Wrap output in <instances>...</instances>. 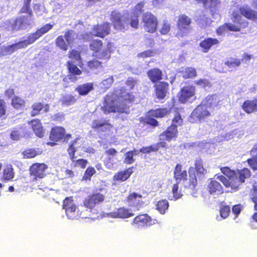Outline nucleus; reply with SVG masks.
Listing matches in <instances>:
<instances>
[{"label":"nucleus","mask_w":257,"mask_h":257,"mask_svg":"<svg viewBox=\"0 0 257 257\" xmlns=\"http://www.w3.org/2000/svg\"><path fill=\"white\" fill-rule=\"evenodd\" d=\"M144 7V3H138L134 8V16L127 18L116 11H113L111 14V20L114 27L117 30H123L127 29L130 25L132 28H137L139 25L138 16L142 12Z\"/></svg>","instance_id":"1"},{"label":"nucleus","mask_w":257,"mask_h":257,"mask_svg":"<svg viewBox=\"0 0 257 257\" xmlns=\"http://www.w3.org/2000/svg\"><path fill=\"white\" fill-rule=\"evenodd\" d=\"M215 96L209 95L202 101L193 110L191 114L190 121L191 122H196L211 115L208 108L217 105Z\"/></svg>","instance_id":"2"},{"label":"nucleus","mask_w":257,"mask_h":257,"mask_svg":"<svg viewBox=\"0 0 257 257\" xmlns=\"http://www.w3.org/2000/svg\"><path fill=\"white\" fill-rule=\"evenodd\" d=\"M250 176V172L248 169L244 168L235 172V179L227 180L226 178L223 176H219L218 178L227 188H230L233 191H236L240 184L244 182V179Z\"/></svg>","instance_id":"3"},{"label":"nucleus","mask_w":257,"mask_h":257,"mask_svg":"<svg viewBox=\"0 0 257 257\" xmlns=\"http://www.w3.org/2000/svg\"><path fill=\"white\" fill-rule=\"evenodd\" d=\"M117 96L115 94L107 95L105 98L103 106L102 109L104 113L120 112L127 113L128 107L123 104L120 105L117 101Z\"/></svg>","instance_id":"4"},{"label":"nucleus","mask_w":257,"mask_h":257,"mask_svg":"<svg viewBox=\"0 0 257 257\" xmlns=\"http://www.w3.org/2000/svg\"><path fill=\"white\" fill-rule=\"evenodd\" d=\"M63 208L65 210L66 214L69 219H74L78 217L87 218V216L83 212H80V210H77L76 206L73 202L71 197H66L63 201Z\"/></svg>","instance_id":"5"},{"label":"nucleus","mask_w":257,"mask_h":257,"mask_svg":"<svg viewBox=\"0 0 257 257\" xmlns=\"http://www.w3.org/2000/svg\"><path fill=\"white\" fill-rule=\"evenodd\" d=\"M230 13L233 19L234 24L226 23L228 31L239 32L241 28H245L247 27L248 22L239 15L237 9H233Z\"/></svg>","instance_id":"6"},{"label":"nucleus","mask_w":257,"mask_h":257,"mask_svg":"<svg viewBox=\"0 0 257 257\" xmlns=\"http://www.w3.org/2000/svg\"><path fill=\"white\" fill-rule=\"evenodd\" d=\"M144 29L150 33L154 32L157 26V18L150 13H145L143 16Z\"/></svg>","instance_id":"7"},{"label":"nucleus","mask_w":257,"mask_h":257,"mask_svg":"<svg viewBox=\"0 0 257 257\" xmlns=\"http://www.w3.org/2000/svg\"><path fill=\"white\" fill-rule=\"evenodd\" d=\"M71 137V135L66 134L65 129L60 126H56L51 131L50 139L52 141H58L63 140L67 141Z\"/></svg>","instance_id":"8"},{"label":"nucleus","mask_w":257,"mask_h":257,"mask_svg":"<svg viewBox=\"0 0 257 257\" xmlns=\"http://www.w3.org/2000/svg\"><path fill=\"white\" fill-rule=\"evenodd\" d=\"M48 168L47 166L44 163H35L30 168V173L31 176H34V179L43 178L45 176V171Z\"/></svg>","instance_id":"9"},{"label":"nucleus","mask_w":257,"mask_h":257,"mask_svg":"<svg viewBox=\"0 0 257 257\" xmlns=\"http://www.w3.org/2000/svg\"><path fill=\"white\" fill-rule=\"evenodd\" d=\"M104 196L100 193L88 196L84 200L83 205L86 208L91 209L96 204L102 202L104 200Z\"/></svg>","instance_id":"10"},{"label":"nucleus","mask_w":257,"mask_h":257,"mask_svg":"<svg viewBox=\"0 0 257 257\" xmlns=\"http://www.w3.org/2000/svg\"><path fill=\"white\" fill-rule=\"evenodd\" d=\"M110 31V24L108 23H104L94 26L92 29V33L94 36L103 38L109 34Z\"/></svg>","instance_id":"11"},{"label":"nucleus","mask_w":257,"mask_h":257,"mask_svg":"<svg viewBox=\"0 0 257 257\" xmlns=\"http://www.w3.org/2000/svg\"><path fill=\"white\" fill-rule=\"evenodd\" d=\"M195 91L196 88L194 86L189 85L183 87L180 92L179 100L182 102L187 101L195 95Z\"/></svg>","instance_id":"12"},{"label":"nucleus","mask_w":257,"mask_h":257,"mask_svg":"<svg viewBox=\"0 0 257 257\" xmlns=\"http://www.w3.org/2000/svg\"><path fill=\"white\" fill-rule=\"evenodd\" d=\"M112 47V44L108 43L106 46H103L98 51L95 52V53L93 54V56L98 59H108L110 57Z\"/></svg>","instance_id":"13"},{"label":"nucleus","mask_w":257,"mask_h":257,"mask_svg":"<svg viewBox=\"0 0 257 257\" xmlns=\"http://www.w3.org/2000/svg\"><path fill=\"white\" fill-rule=\"evenodd\" d=\"M134 215V214L131 212L129 209L124 207H121L113 212L106 214V216L114 218H120L123 219L133 216Z\"/></svg>","instance_id":"14"},{"label":"nucleus","mask_w":257,"mask_h":257,"mask_svg":"<svg viewBox=\"0 0 257 257\" xmlns=\"http://www.w3.org/2000/svg\"><path fill=\"white\" fill-rule=\"evenodd\" d=\"M191 19L186 15L179 16L178 21V27L180 31L187 34L190 29Z\"/></svg>","instance_id":"15"},{"label":"nucleus","mask_w":257,"mask_h":257,"mask_svg":"<svg viewBox=\"0 0 257 257\" xmlns=\"http://www.w3.org/2000/svg\"><path fill=\"white\" fill-rule=\"evenodd\" d=\"M169 84L167 82H160L155 85L156 94L157 98L162 99L166 96Z\"/></svg>","instance_id":"16"},{"label":"nucleus","mask_w":257,"mask_h":257,"mask_svg":"<svg viewBox=\"0 0 257 257\" xmlns=\"http://www.w3.org/2000/svg\"><path fill=\"white\" fill-rule=\"evenodd\" d=\"M177 130L174 126H169L167 130L164 132L160 136V140L161 141H170L174 138L177 137Z\"/></svg>","instance_id":"17"},{"label":"nucleus","mask_w":257,"mask_h":257,"mask_svg":"<svg viewBox=\"0 0 257 257\" xmlns=\"http://www.w3.org/2000/svg\"><path fill=\"white\" fill-rule=\"evenodd\" d=\"M240 14L246 18L253 21L257 20V12L247 6H243L239 9Z\"/></svg>","instance_id":"18"},{"label":"nucleus","mask_w":257,"mask_h":257,"mask_svg":"<svg viewBox=\"0 0 257 257\" xmlns=\"http://www.w3.org/2000/svg\"><path fill=\"white\" fill-rule=\"evenodd\" d=\"M218 44L219 41L217 39L209 38L202 41L200 43L199 46L202 48V52L207 53L212 46Z\"/></svg>","instance_id":"19"},{"label":"nucleus","mask_w":257,"mask_h":257,"mask_svg":"<svg viewBox=\"0 0 257 257\" xmlns=\"http://www.w3.org/2000/svg\"><path fill=\"white\" fill-rule=\"evenodd\" d=\"M208 191L212 195H217L222 193L221 185L216 181L211 180L208 184Z\"/></svg>","instance_id":"20"},{"label":"nucleus","mask_w":257,"mask_h":257,"mask_svg":"<svg viewBox=\"0 0 257 257\" xmlns=\"http://www.w3.org/2000/svg\"><path fill=\"white\" fill-rule=\"evenodd\" d=\"M23 49L20 42L9 46H3L1 48L0 55L6 56L10 55L18 49Z\"/></svg>","instance_id":"21"},{"label":"nucleus","mask_w":257,"mask_h":257,"mask_svg":"<svg viewBox=\"0 0 257 257\" xmlns=\"http://www.w3.org/2000/svg\"><path fill=\"white\" fill-rule=\"evenodd\" d=\"M242 108L247 113L250 114L257 111V100H247L242 105Z\"/></svg>","instance_id":"22"},{"label":"nucleus","mask_w":257,"mask_h":257,"mask_svg":"<svg viewBox=\"0 0 257 257\" xmlns=\"http://www.w3.org/2000/svg\"><path fill=\"white\" fill-rule=\"evenodd\" d=\"M126 202L130 205H138L143 202V197L140 194L132 193L127 196Z\"/></svg>","instance_id":"23"},{"label":"nucleus","mask_w":257,"mask_h":257,"mask_svg":"<svg viewBox=\"0 0 257 257\" xmlns=\"http://www.w3.org/2000/svg\"><path fill=\"white\" fill-rule=\"evenodd\" d=\"M133 173L132 168H128L124 171L116 173L113 176L114 181H124L126 180Z\"/></svg>","instance_id":"24"},{"label":"nucleus","mask_w":257,"mask_h":257,"mask_svg":"<svg viewBox=\"0 0 257 257\" xmlns=\"http://www.w3.org/2000/svg\"><path fill=\"white\" fill-rule=\"evenodd\" d=\"M150 221L151 218L147 214H141L135 218L133 224L138 227H141L148 225Z\"/></svg>","instance_id":"25"},{"label":"nucleus","mask_w":257,"mask_h":257,"mask_svg":"<svg viewBox=\"0 0 257 257\" xmlns=\"http://www.w3.org/2000/svg\"><path fill=\"white\" fill-rule=\"evenodd\" d=\"M32 108L33 110L31 111V114L32 116H35L39 114L43 108H44V112H48L49 109V106L48 104L44 105L40 102H36L33 104Z\"/></svg>","instance_id":"26"},{"label":"nucleus","mask_w":257,"mask_h":257,"mask_svg":"<svg viewBox=\"0 0 257 257\" xmlns=\"http://www.w3.org/2000/svg\"><path fill=\"white\" fill-rule=\"evenodd\" d=\"M40 37L39 33L36 31L34 33L30 34L27 38L23 41L20 42L22 48H25L29 45L32 44L34 43L37 39Z\"/></svg>","instance_id":"27"},{"label":"nucleus","mask_w":257,"mask_h":257,"mask_svg":"<svg viewBox=\"0 0 257 257\" xmlns=\"http://www.w3.org/2000/svg\"><path fill=\"white\" fill-rule=\"evenodd\" d=\"M24 29H25L33 24V13L30 11L28 16H22L18 17Z\"/></svg>","instance_id":"28"},{"label":"nucleus","mask_w":257,"mask_h":257,"mask_svg":"<svg viewBox=\"0 0 257 257\" xmlns=\"http://www.w3.org/2000/svg\"><path fill=\"white\" fill-rule=\"evenodd\" d=\"M30 123L36 135L40 138L42 137L44 132L40 120L34 119L30 121Z\"/></svg>","instance_id":"29"},{"label":"nucleus","mask_w":257,"mask_h":257,"mask_svg":"<svg viewBox=\"0 0 257 257\" xmlns=\"http://www.w3.org/2000/svg\"><path fill=\"white\" fill-rule=\"evenodd\" d=\"M148 75L153 82H156L162 79V72L160 69L154 68L148 71Z\"/></svg>","instance_id":"30"},{"label":"nucleus","mask_w":257,"mask_h":257,"mask_svg":"<svg viewBox=\"0 0 257 257\" xmlns=\"http://www.w3.org/2000/svg\"><path fill=\"white\" fill-rule=\"evenodd\" d=\"M93 89V85L92 83H87L78 86L76 88V90L79 94L84 95H86Z\"/></svg>","instance_id":"31"},{"label":"nucleus","mask_w":257,"mask_h":257,"mask_svg":"<svg viewBox=\"0 0 257 257\" xmlns=\"http://www.w3.org/2000/svg\"><path fill=\"white\" fill-rule=\"evenodd\" d=\"M166 143H165L164 142H161L157 144L152 145L150 147H143L140 150V152L143 153H148L152 151H156L160 147L165 148V147H166Z\"/></svg>","instance_id":"32"},{"label":"nucleus","mask_w":257,"mask_h":257,"mask_svg":"<svg viewBox=\"0 0 257 257\" xmlns=\"http://www.w3.org/2000/svg\"><path fill=\"white\" fill-rule=\"evenodd\" d=\"M174 174V177L177 181L186 179L187 172L185 170H182V167L180 165H176Z\"/></svg>","instance_id":"33"},{"label":"nucleus","mask_w":257,"mask_h":257,"mask_svg":"<svg viewBox=\"0 0 257 257\" xmlns=\"http://www.w3.org/2000/svg\"><path fill=\"white\" fill-rule=\"evenodd\" d=\"M212 21L205 15H202L197 20L198 25L202 29H206L210 27L212 24Z\"/></svg>","instance_id":"34"},{"label":"nucleus","mask_w":257,"mask_h":257,"mask_svg":"<svg viewBox=\"0 0 257 257\" xmlns=\"http://www.w3.org/2000/svg\"><path fill=\"white\" fill-rule=\"evenodd\" d=\"M182 196L181 191H179L178 183L174 184L172 189V193L169 196L170 200H177L180 198Z\"/></svg>","instance_id":"35"},{"label":"nucleus","mask_w":257,"mask_h":257,"mask_svg":"<svg viewBox=\"0 0 257 257\" xmlns=\"http://www.w3.org/2000/svg\"><path fill=\"white\" fill-rule=\"evenodd\" d=\"M139 154V151L134 149L132 151H129L125 154V158L124 162L127 164H133L135 160L134 159V155H137Z\"/></svg>","instance_id":"36"},{"label":"nucleus","mask_w":257,"mask_h":257,"mask_svg":"<svg viewBox=\"0 0 257 257\" xmlns=\"http://www.w3.org/2000/svg\"><path fill=\"white\" fill-rule=\"evenodd\" d=\"M169 111L167 108L158 109L156 110H152L149 112L150 115L156 117H163L168 113Z\"/></svg>","instance_id":"37"},{"label":"nucleus","mask_w":257,"mask_h":257,"mask_svg":"<svg viewBox=\"0 0 257 257\" xmlns=\"http://www.w3.org/2000/svg\"><path fill=\"white\" fill-rule=\"evenodd\" d=\"M10 26L9 29L12 31H17L20 29H24L20 21L17 18L16 20H12L10 22Z\"/></svg>","instance_id":"38"},{"label":"nucleus","mask_w":257,"mask_h":257,"mask_svg":"<svg viewBox=\"0 0 257 257\" xmlns=\"http://www.w3.org/2000/svg\"><path fill=\"white\" fill-rule=\"evenodd\" d=\"M184 78H189L196 76V70L193 68H186L180 71Z\"/></svg>","instance_id":"39"},{"label":"nucleus","mask_w":257,"mask_h":257,"mask_svg":"<svg viewBox=\"0 0 257 257\" xmlns=\"http://www.w3.org/2000/svg\"><path fill=\"white\" fill-rule=\"evenodd\" d=\"M69 57L74 60L73 63H75L77 65H80L82 63L80 53L76 50H73L69 53Z\"/></svg>","instance_id":"40"},{"label":"nucleus","mask_w":257,"mask_h":257,"mask_svg":"<svg viewBox=\"0 0 257 257\" xmlns=\"http://www.w3.org/2000/svg\"><path fill=\"white\" fill-rule=\"evenodd\" d=\"M14 173L12 166H7L4 169L3 172V178L4 180H9L13 178Z\"/></svg>","instance_id":"41"},{"label":"nucleus","mask_w":257,"mask_h":257,"mask_svg":"<svg viewBox=\"0 0 257 257\" xmlns=\"http://www.w3.org/2000/svg\"><path fill=\"white\" fill-rule=\"evenodd\" d=\"M25 103V101L18 96H16L12 98V105L16 108H20L24 106Z\"/></svg>","instance_id":"42"},{"label":"nucleus","mask_w":257,"mask_h":257,"mask_svg":"<svg viewBox=\"0 0 257 257\" xmlns=\"http://www.w3.org/2000/svg\"><path fill=\"white\" fill-rule=\"evenodd\" d=\"M61 101L63 104L68 106L74 104L76 102V99L72 95L67 94L63 96Z\"/></svg>","instance_id":"43"},{"label":"nucleus","mask_w":257,"mask_h":257,"mask_svg":"<svg viewBox=\"0 0 257 257\" xmlns=\"http://www.w3.org/2000/svg\"><path fill=\"white\" fill-rule=\"evenodd\" d=\"M117 98L119 100H121V102L120 103V105H122V104H123L127 106L125 103H124L123 100L125 101L126 102H131L134 100L135 96L131 93H123L119 97Z\"/></svg>","instance_id":"44"},{"label":"nucleus","mask_w":257,"mask_h":257,"mask_svg":"<svg viewBox=\"0 0 257 257\" xmlns=\"http://www.w3.org/2000/svg\"><path fill=\"white\" fill-rule=\"evenodd\" d=\"M240 64L241 61L240 59L234 58H230L225 62V64L229 68L238 67Z\"/></svg>","instance_id":"45"},{"label":"nucleus","mask_w":257,"mask_h":257,"mask_svg":"<svg viewBox=\"0 0 257 257\" xmlns=\"http://www.w3.org/2000/svg\"><path fill=\"white\" fill-rule=\"evenodd\" d=\"M169 206V203L166 200H163L158 202L157 205V208L161 214H164L165 212Z\"/></svg>","instance_id":"46"},{"label":"nucleus","mask_w":257,"mask_h":257,"mask_svg":"<svg viewBox=\"0 0 257 257\" xmlns=\"http://www.w3.org/2000/svg\"><path fill=\"white\" fill-rule=\"evenodd\" d=\"M221 171L228 178V179L226 178L227 180L230 181L231 178L235 179V172L230 170V168L228 167H223L221 168Z\"/></svg>","instance_id":"47"},{"label":"nucleus","mask_w":257,"mask_h":257,"mask_svg":"<svg viewBox=\"0 0 257 257\" xmlns=\"http://www.w3.org/2000/svg\"><path fill=\"white\" fill-rule=\"evenodd\" d=\"M67 63L69 71L71 74L74 75H80L81 74V70L78 68L76 64L75 65L74 64L72 61H68Z\"/></svg>","instance_id":"48"},{"label":"nucleus","mask_w":257,"mask_h":257,"mask_svg":"<svg viewBox=\"0 0 257 257\" xmlns=\"http://www.w3.org/2000/svg\"><path fill=\"white\" fill-rule=\"evenodd\" d=\"M102 46V42L99 40H94L90 44V48L93 51V54L95 53V52L98 51Z\"/></svg>","instance_id":"49"},{"label":"nucleus","mask_w":257,"mask_h":257,"mask_svg":"<svg viewBox=\"0 0 257 257\" xmlns=\"http://www.w3.org/2000/svg\"><path fill=\"white\" fill-rule=\"evenodd\" d=\"M56 44L57 47L62 50L66 51L68 49L67 45L62 36H60L57 38L56 39Z\"/></svg>","instance_id":"50"},{"label":"nucleus","mask_w":257,"mask_h":257,"mask_svg":"<svg viewBox=\"0 0 257 257\" xmlns=\"http://www.w3.org/2000/svg\"><path fill=\"white\" fill-rule=\"evenodd\" d=\"M64 37L68 43V45L71 44L76 38V35L73 31H67L64 36Z\"/></svg>","instance_id":"51"},{"label":"nucleus","mask_w":257,"mask_h":257,"mask_svg":"<svg viewBox=\"0 0 257 257\" xmlns=\"http://www.w3.org/2000/svg\"><path fill=\"white\" fill-rule=\"evenodd\" d=\"M188 172L190 185H192L193 187H194L197 184V180L194 168L193 167H190Z\"/></svg>","instance_id":"52"},{"label":"nucleus","mask_w":257,"mask_h":257,"mask_svg":"<svg viewBox=\"0 0 257 257\" xmlns=\"http://www.w3.org/2000/svg\"><path fill=\"white\" fill-rule=\"evenodd\" d=\"M95 172L96 171L94 168L92 167H88L85 172L83 179L85 180L87 179L90 180L91 176H92Z\"/></svg>","instance_id":"53"},{"label":"nucleus","mask_w":257,"mask_h":257,"mask_svg":"<svg viewBox=\"0 0 257 257\" xmlns=\"http://www.w3.org/2000/svg\"><path fill=\"white\" fill-rule=\"evenodd\" d=\"M194 83L201 87L206 88L211 86L210 82L206 79H201L199 80H196Z\"/></svg>","instance_id":"54"},{"label":"nucleus","mask_w":257,"mask_h":257,"mask_svg":"<svg viewBox=\"0 0 257 257\" xmlns=\"http://www.w3.org/2000/svg\"><path fill=\"white\" fill-rule=\"evenodd\" d=\"M182 122L183 119L180 115L177 113L172 120V124L171 126H174L177 128V127L181 125L182 124Z\"/></svg>","instance_id":"55"},{"label":"nucleus","mask_w":257,"mask_h":257,"mask_svg":"<svg viewBox=\"0 0 257 257\" xmlns=\"http://www.w3.org/2000/svg\"><path fill=\"white\" fill-rule=\"evenodd\" d=\"M53 25L51 24H46L43 27L38 29L37 32L39 33L40 37L42 36V35L46 33L49 30H50L53 28Z\"/></svg>","instance_id":"56"},{"label":"nucleus","mask_w":257,"mask_h":257,"mask_svg":"<svg viewBox=\"0 0 257 257\" xmlns=\"http://www.w3.org/2000/svg\"><path fill=\"white\" fill-rule=\"evenodd\" d=\"M38 155L37 152L33 149H29L23 152L24 157L26 158H34Z\"/></svg>","instance_id":"57"},{"label":"nucleus","mask_w":257,"mask_h":257,"mask_svg":"<svg viewBox=\"0 0 257 257\" xmlns=\"http://www.w3.org/2000/svg\"><path fill=\"white\" fill-rule=\"evenodd\" d=\"M22 131L14 130L12 132L11 134V138L15 141H18L20 140L23 137Z\"/></svg>","instance_id":"58"},{"label":"nucleus","mask_w":257,"mask_h":257,"mask_svg":"<svg viewBox=\"0 0 257 257\" xmlns=\"http://www.w3.org/2000/svg\"><path fill=\"white\" fill-rule=\"evenodd\" d=\"M230 213V208L227 206H222L220 208V213L222 218L225 219L229 215Z\"/></svg>","instance_id":"59"},{"label":"nucleus","mask_w":257,"mask_h":257,"mask_svg":"<svg viewBox=\"0 0 257 257\" xmlns=\"http://www.w3.org/2000/svg\"><path fill=\"white\" fill-rule=\"evenodd\" d=\"M195 168L197 171L200 174H204L206 171L204 169L201 160H197L195 163Z\"/></svg>","instance_id":"60"},{"label":"nucleus","mask_w":257,"mask_h":257,"mask_svg":"<svg viewBox=\"0 0 257 257\" xmlns=\"http://www.w3.org/2000/svg\"><path fill=\"white\" fill-rule=\"evenodd\" d=\"M113 82V78L112 76L103 80L101 82V85L104 88H108L110 87Z\"/></svg>","instance_id":"61"},{"label":"nucleus","mask_w":257,"mask_h":257,"mask_svg":"<svg viewBox=\"0 0 257 257\" xmlns=\"http://www.w3.org/2000/svg\"><path fill=\"white\" fill-rule=\"evenodd\" d=\"M156 53L152 50H147L138 54V56L142 58H147L154 56Z\"/></svg>","instance_id":"62"},{"label":"nucleus","mask_w":257,"mask_h":257,"mask_svg":"<svg viewBox=\"0 0 257 257\" xmlns=\"http://www.w3.org/2000/svg\"><path fill=\"white\" fill-rule=\"evenodd\" d=\"M209 3V6L211 11H213L214 10H215L220 6V3L218 0H210Z\"/></svg>","instance_id":"63"},{"label":"nucleus","mask_w":257,"mask_h":257,"mask_svg":"<svg viewBox=\"0 0 257 257\" xmlns=\"http://www.w3.org/2000/svg\"><path fill=\"white\" fill-rule=\"evenodd\" d=\"M44 7L40 4H35L34 6V11L38 16H40L44 12Z\"/></svg>","instance_id":"64"}]
</instances>
